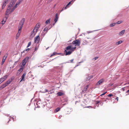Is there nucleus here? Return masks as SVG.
Instances as JSON below:
<instances>
[{
  "label": "nucleus",
  "instance_id": "f257e3e1",
  "mask_svg": "<svg viewBox=\"0 0 129 129\" xmlns=\"http://www.w3.org/2000/svg\"><path fill=\"white\" fill-rule=\"evenodd\" d=\"M25 21V18H23L20 20L19 22L18 27V31L16 34V39H17L20 36L21 32V29L23 26Z\"/></svg>",
  "mask_w": 129,
  "mask_h": 129
},
{
  "label": "nucleus",
  "instance_id": "f03ea898",
  "mask_svg": "<svg viewBox=\"0 0 129 129\" xmlns=\"http://www.w3.org/2000/svg\"><path fill=\"white\" fill-rule=\"evenodd\" d=\"M14 78L11 77L10 79H9L4 84L0 86V90L5 87L6 86L9 84L13 80Z\"/></svg>",
  "mask_w": 129,
  "mask_h": 129
},
{
  "label": "nucleus",
  "instance_id": "7ed1b4c3",
  "mask_svg": "<svg viewBox=\"0 0 129 129\" xmlns=\"http://www.w3.org/2000/svg\"><path fill=\"white\" fill-rule=\"evenodd\" d=\"M29 58V57H27L24 58L22 61V62L20 64H21V65L20 66L24 68L26 62L28 61Z\"/></svg>",
  "mask_w": 129,
  "mask_h": 129
},
{
  "label": "nucleus",
  "instance_id": "20e7f679",
  "mask_svg": "<svg viewBox=\"0 0 129 129\" xmlns=\"http://www.w3.org/2000/svg\"><path fill=\"white\" fill-rule=\"evenodd\" d=\"M72 43L75 46H79L80 45V41L79 39L73 41Z\"/></svg>",
  "mask_w": 129,
  "mask_h": 129
},
{
  "label": "nucleus",
  "instance_id": "39448f33",
  "mask_svg": "<svg viewBox=\"0 0 129 129\" xmlns=\"http://www.w3.org/2000/svg\"><path fill=\"white\" fill-rule=\"evenodd\" d=\"M17 0H12L10 3L9 6L8 7H10L11 9H12L14 7H13L14 6Z\"/></svg>",
  "mask_w": 129,
  "mask_h": 129
},
{
  "label": "nucleus",
  "instance_id": "423d86ee",
  "mask_svg": "<svg viewBox=\"0 0 129 129\" xmlns=\"http://www.w3.org/2000/svg\"><path fill=\"white\" fill-rule=\"evenodd\" d=\"M13 9V8L12 9H11L10 7H8L7 9V10L6 11V15H7L11 13L12 11H12Z\"/></svg>",
  "mask_w": 129,
  "mask_h": 129
},
{
  "label": "nucleus",
  "instance_id": "0eeeda50",
  "mask_svg": "<svg viewBox=\"0 0 129 129\" xmlns=\"http://www.w3.org/2000/svg\"><path fill=\"white\" fill-rule=\"evenodd\" d=\"M35 43H38L40 40V38L39 35H38L34 38Z\"/></svg>",
  "mask_w": 129,
  "mask_h": 129
},
{
  "label": "nucleus",
  "instance_id": "6e6552de",
  "mask_svg": "<svg viewBox=\"0 0 129 129\" xmlns=\"http://www.w3.org/2000/svg\"><path fill=\"white\" fill-rule=\"evenodd\" d=\"M38 30L37 29L34 28L33 31L31 32V36L32 37L34 36L37 33Z\"/></svg>",
  "mask_w": 129,
  "mask_h": 129
},
{
  "label": "nucleus",
  "instance_id": "1a4fd4ad",
  "mask_svg": "<svg viewBox=\"0 0 129 129\" xmlns=\"http://www.w3.org/2000/svg\"><path fill=\"white\" fill-rule=\"evenodd\" d=\"M8 76L5 75L0 79V83H1L4 82L7 78Z\"/></svg>",
  "mask_w": 129,
  "mask_h": 129
},
{
  "label": "nucleus",
  "instance_id": "9d476101",
  "mask_svg": "<svg viewBox=\"0 0 129 129\" xmlns=\"http://www.w3.org/2000/svg\"><path fill=\"white\" fill-rule=\"evenodd\" d=\"M104 79L102 78L98 81L96 84V85H99L104 82Z\"/></svg>",
  "mask_w": 129,
  "mask_h": 129
},
{
  "label": "nucleus",
  "instance_id": "9b49d317",
  "mask_svg": "<svg viewBox=\"0 0 129 129\" xmlns=\"http://www.w3.org/2000/svg\"><path fill=\"white\" fill-rule=\"evenodd\" d=\"M8 55V54H7V55H4L3 57V59H2V61L1 62V65H2L4 63V62L5 61V60L6 59V58H7V56Z\"/></svg>",
  "mask_w": 129,
  "mask_h": 129
},
{
  "label": "nucleus",
  "instance_id": "f8f14e48",
  "mask_svg": "<svg viewBox=\"0 0 129 129\" xmlns=\"http://www.w3.org/2000/svg\"><path fill=\"white\" fill-rule=\"evenodd\" d=\"M72 50L69 51H64V52L65 54V55H70L72 53Z\"/></svg>",
  "mask_w": 129,
  "mask_h": 129
},
{
  "label": "nucleus",
  "instance_id": "ddd939ff",
  "mask_svg": "<svg viewBox=\"0 0 129 129\" xmlns=\"http://www.w3.org/2000/svg\"><path fill=\"white\" fill-rule=\"evenodd\" d=\"M58 14L57 13H56V14L55 17L54 19V21L55 22V23L54 24H53V25H54L55 23L58 20Z\"/></svg>",
  "mask_w": 129,
  "mask_h": 129
},
{
  "label": "nucleus",
  "instance_id": "4468645a",
  "mask_svg": "<svg viewBox=\"0 0 129 129\" xmlns=\"http://www.w3.org/2000/svg\"><path fill=\"white\" fill-rule=\"evenodd\" d=\"M72 46H69L66 48L64 50L65 51H69L70 50L71 51V49Z\"/></svg>",
  "mask_w": 129,
  "mask_h": 129
},
{
  "label": "nucleus",
  "instance_id": "2eb2a0df",
  "mask_svg": "<svg viewBox=\"0 0 129 129\" xmlns=\"http://www.w3.org/2000/svg\"><path fill=\"white\" fill-rule=\"evenodd\" d=\"M26 75V73H23V75L21 76V79L20 81V82H21L22 81H25V79H24V78Z\"/></svg>",
  "mask_w": 129,
  "mask_h": 129
},
{
  "label": "nucleus",
  "instance_id": "dca6fc26",
  "mask_svg": "<svg viewBox=\"0 0 129 129\" xmlns=\"http://www.w3.org/2000/svg\"><path fill=\"white\" fill-rule=\"evenodd\" d=\"M40 23H38L36 24L35 28L36 29H37L38 30L39 28H40Z\"/></svg>",
  "mask_w": 129,
  "mask_h": 129
},
{
  "label": "nucleus",
  "instance_id": "f3484780",
  "mask_svg": "<svg viewBox=\"0 0 129 129\" xmlns=\"http://www.w3.org/2000/svg\"><path fill=\"white\" fill-rule=\"evenodd\" d=\"M125 32V30H122L119 33V35L120 36L124 34Z\"/></svg>",
  "mask_w": 129,
  "mask_h": 129
},
{
  "label": "nucleus",
  "instance_id": "a211bd4d",
  "mask_svg": "<svg viewBox=\"0 0 129 129\" xmlns=\"http://www.w3.org/2000/svg\"><path fill=\"white\" fill-rule=\"evenodd\" d=\"M93 76L91 75L87 77L86 78V81L89 80L93 78Z\"/></svg>",
  "mask_w": 129,
  "mask_h": 129
},
{
  "label": "nucleus",
  "instance_id": "6ab92c4d",
  "mask_svg": "<svg viewBox=\"0 0 129 129\" xmlns=\"http://www.w3.org/2000/svg\"><path fill=\"white\" fill-rule=\"evenodd\" d=\"M7 3L6 2H4L3 3L2 6V9H3L5 8V6H6V4H7Z\"/></svg>",
  "mask_w": 129,
  "mask_h": 129
},
{
  "label": "nucleus",
  "instance_id": "aec40b11",
  "mask_svg": "<svg viewBox=\"0 0 129 129\" xmlns=\"http://www.w3.org/2000/svg\"><path fill=\"white\" fill-rule=\"evenodd\" d=\"M57 95L58 96H61L64 94V93L61 92H58L57 93Z\"/></svg>",
  "mask_w": 129,
  "mask_h": 129
},
{
  "label": "nucleus",
  "instance_id": "412c9836",
  "mask_svg": "<svg viewBox=\"0 0 129 129\" xmlns=\"http://www.w3.org/2000/svg\"><path fill=\"white\" fill-rule=\"evenodd\" d=\"M24 68L20 66V69L18 70V71L20 73H21L22 71L24 69Z\"/></svg>",
  "mask_w": 129,
  "mask_h": 129
},
{
  "label": "nucleus",
  "instance_id": "4be33fe9",
  "mask_svg": "<svg viewBox=\"0 0 129 129\" xmlns=\"http://www.w3.org/2000/svg\"><path fill=\"white\" fill-rule=\"evenodd\" d=\"M60 108L58 107L55 109L54 111L55 113H56L59 111L60 110Z\"/></svg>",
  "mask_w": 129,
  "mask_h": 129
},
{
  "label": "nucleus",
  "instance_id": "5701e85b",
  "mask_svg": "<svg viewBox=\"0 0 129 129\" xmlns=\"http://www.w3.org/2000/svg\"><path fill=\"white\" fill-rule=\"evenodd\" d=\"M122 42V41H120L116 42V45H118L120 44Z\"/></svg>",
  "mask_w": 129,
  "mask_h": 129
},
{
  "label": "nucleus",
  "instance_id": "b1692460",
  "mask_svg": "<svg viewBox=\"0 0 129 129\" xmlns=\"http://www.w3.org/2000/svg\"><path fill=\"white\" fill-rule=\"evenodd\" d=\"M89 87V85H87L86 87H85L84 88L83 90V91H86L88 88Z\"/></svg>",
  "mask_w": 129,
  "mask_h": 129
},
{
  "label": "nucleus",
  "instance_id": "393cba45",
  "mask_svg": "<svg viewBox=\"0 0 129 129\" xmlns=\"http://www.w3.org/2000/svg\"><path fill=\"white\" fill-rule=\"evenodd\" d=\"M60 54L59 53H57L56 52H54V53H53L50 56V57H51L53 55H54L56 54Z\"/></svg>",
  "mask_w": 129,
  "mask_h": 129
},
{
  "label": "nucleus",
  "instance_id": "a878e982",
  "mask_svg": "<svg viewBox=\"0 0 129 129\" xmlns=\"http://www.w3.org/2000/svg\"><path fill=\"white\" fill-rule=\"evenodd\" d=\"M50 19H49L47 20L45 22V23L47 24H49L50 23Z\"/></svg>",
  "mask_w": 129,
  "mask_h": 129
},
{
  "label": "nucleus",
  "instance_id": "bb28decb",
  "mask_svg": "<svg viewBox=\"0 0 129 129\" xmlns=\"http://www.w3.org/2000/svg\"><path fill=\"white\" fill-rule=\"evenodd\" d=\"M115 24L116 23H113L111 24H110V26L111 27H113L115 25Z\"/></svg>",
  "mask_w": 129,
  "mask_h": 129
},
{
  "label": "nucleus",
  "instance_id": "cd10ccee",
  "mask_svg": "<svg viewBox=\"0 0 129 129\" xmlns=\"http://www.w3.org/2000/svg\"><path fill=\"white\" fill-rule=\"evenodd\" d=\"M76 46H74V47L73 48L71 47V50H72L73 52L74 51V50L76 49Z\"/></svg>",
  "mask_w": 129,
  "mask_h": 129
},
{
  "label": "nucleus",
  "instance_id": "c85d7f7f",
  "mask_svg": "<svg viewBox=\"0 0 129 129\" xmlns=\"http://www.w3.org/2000/svg\"><path fill=\"white\" fill-rule=\"evenodd\" d=\"M31 42H28V45L27 47V48L29 47L30 45H31Z\"/></svg>",
  "mask_w": 129,
  "mask_h": 129
},
{
  "label": "nucleus",
  "instance_id": "c756f323",
  "mask_svg": "<svg viewBox=\"0 0 129 129\" xmlns=\"http://www.w3.org/2000/svg\"><path fill=\"white\" fill-rule=\"evenodd\" d=\"M48 30V28L47 27H46L44 29V31H46V32H47Z\"/></svg>",
  "mask_w": 129,
  "mask_h": 129
},
{
  "label": "nucleus",
  "instance_id": "7c9ffc66",
  "mask_svg": "<svg viewBox=\"0 0 129 129\" xmlns=\"http://www.w3.org/2000/svg\"><path fill=\"white\" fill-rule=\"evenodd\" d=\"M4 19L3 20L1 21V23L3 24H4L6 20H5L4 21Z\"/></svg>",
  "mask_w": 129,
  "mask_h": 129
},
{
  "label": "nucleus",
  "instance_id": "2f4dec72",
  "mask_svg": "<svg viewBox=\"0 0 129 129\" xmlns=\"http://www.w3.org/2000/svg\"><path fill=\"white\" fill-rule=\"evenodd\" d=\"M122 22V21H118L117 22L116 24H120V23H121Z\"/></svg>",
  "mask_w": 129,
  "mask_h": 129
},
{
  "label": "nucleus",
  "instance_id": "473e14b6",
  "mask_svg": "<svg viewBox=\"0 0 129 129\" xmlns=\"http://www.w3.org/2000/svg\"><path fill=\"white\" fill-rule=\"evenodd\" d=\"M29 50H30V49L29 48H28L26 49L25 50H24L23 51V53L24 52H25V51H29Z\"/></svg>",
  "mask_w": 129,
  "mask_h": 129
},
{
  "label": "nucleus",
  "instance_id": "72a5a7b5",
  "mask_svg": "<svg viewBox=\"0 0 129 129\" xmlns=\"http://www.w3.org/2000/svg\"><path fill=\"white\" fill-rule=\"evenodd\" d=\"M107 92H106L103 94H101L100 96H102V95H104Z\"/></svg>",
  "mask_w": 129,
  "mask_h": 129
},
{
  "label": "nucleus",
  "instance_id": "f704fd0d",
  "mask_svg": "<svg viewBox=\"0 0 129 129\" xmlns=\"http://www.w3.org/2000/svg\"><path fill=\"white\" fill-rule=\"evenodd\" d=\"M113 96V95L112 94H108V96L109 97H111Z\"/></svg>",
  "mask_w": 129,
  "mask_h": 129
},
{
  "label": "nucleus",
  "instance_id": "c9c22d12",
  "mask_svg": "<svg viewBox=\"0 0 129 129\" xmlns=\"http://www.w3.org/2000/svg\"><path fill=\"white\" fill-rule=\"evenodd\" d=\"M18 62V61H17L15 62V63H14V65H16Z\"/></svg>",
  "mask_w": 129,
  "mask_h": 129
},
{
  "label": "nucleus",
  "instance_id": "e433bc0d",
  "mask_svg": "<svg viewBox=\"0 0 129 129\" xmlns=\"http://www.w3.org/2000/svg\"><path fill=\"white\" fill-rule=\"evenodd\" d=\"M71 2H69L68 4L67 5V6H68L69 5H70L71 3Z\"/></svg>",
  "mask_w": 129,
  "mask_h": 129
},
{
  "label": "nucleus",
  "instance_id": "4c0bfd02",
  "mask_svg": "<svg viewBox=\"0 0 129 129\" xmlns=\"http://www.w3.org/2000/svg\"><path fill=\"white\" fill-rule=\"evenodd\" d=\"M98 58V57H95L94 58V60H95L96 59H97Z\"/></svg>",
  "mask_w": 129,
  "mask_h": 129
},
{
  "label": "nucleus",
  "instance_id": "58836bf2",
  "mask_svg": "<svg viewBox=\"0 0 129 129\" xmlns=\"http://www.w3.org/2000/svg\"><path fill=\"white\" fill-rule=\"evenodd\" d=\"M48 91V90L46 89H45V91L44 92H43L44 93L46 92H47Z\"/></svg>",
  "mask_w": 129,
  "mask_h": 129
},
{
  "label": "nucleus",
  "instance_id": "ea45409f",
  "mask_svg": "<svg viewBox=\"0 0 129 129\" xmlns=\"http://www.w3.org/2000/svg\"><path fill=\"white\" fill-rule=\"evenodd\" d=\"M73 59H72L70 60L71 62L73 63Z\"/></svg>",
  "mask_w": 129,
  "mask_h": 129
},
{
  "label": "nucleus",
  "instance_id": "a19ab883",
  "mask_svg": "<svg viewBox=\"0 0 129 129\" xmlns=\"http://www.w3.org/2000/svg\"><path fill=\"white\" fill-rule=\"evenodd\" d=\"M100 102L99 101H96V104H98V103H99Z\"/></svg>",
  "mask_w": 129,
  "mask_h": 129
},
{
  "label": "nucleus",
  "instance_id": "79ce46f5",
  "mask_svg": "<svg viewBox=\"0 0 129 129\" xmlns=\"http://www.w3.org/2000/svg\"><path fill=\"white\" fill-rule=\"evenodd\" d=\"M8 1V0H4V1L5 2L7 3Z\"/></svg>",
  "mask_w": 129,
  "mask_h": 129
},
{
  "label": "nucleus",
  "instance_id": "37998d69",
  "mask_svg": "<svg viewBox=\"0 0 129 129\" xmlns=\"http://www.w3.org/2000/svg\"><path fill=\"white\" fill-rule=\"evenodd\" d=\"M38 48H37V47H36L35 48V51H36L37 50Z\"/></svg>",
  "mask_w": 129,
  "mask_h": 129
},
{
  "label": "nucleus",
  "instance_id": "c03bdc74",
  "mask_svg": "<svg viewBox=\"0 0 129 129\" xmlns=\"http://www.w3.org/2000/svg\"><path fill=\"white\" fill-rule=\"evenodd\" d=\"M85 107V108H92V107H91V106H88V107Z\"/></svg>",
  "mask_w": 129,
  "mask_h": 129
},
{
  "label": "nucleus",
  "instance_id": "a18cd8bd",
  "mask_svg": "<svg viewBox=\"0 0 129 129\" xmlns=\"http://www.w3.org/2000/svg\"><path fill=\"white\" fill-rule=\"evenodd\" d=\"M68 6H67V5H66V6L64 8V9H66L67 8V7H68Z\"/></svg>",
  "mask_w": 129,
  "mask_h": 129
},
{
  "label": "nucleus",
  "instance_id": "49530a36",
  "mask_svg": "<svg viewBox=\"0 0 129 129\" xmlns=\"http://www.w3.org/2000/svg\"><path fill=\"white\" fill-rule=\"evenodd\" d=\"M116 99L117 100V101H118V97H117Z\"/></svg>",
  "mask_w": 129,
  "mask_h": 129
},
{
  "label": "nucleus",
  "instance_id": "de8ad7c7",
  "mask_svg": "<svg viewBox=\"0 0 129 129\" xmlns=\"http://www.w3.org/2000/svg\"><path fill=\"white\" fill-rule=\"evenodd\" d=\"M64 8H62V10L60 11V12H61V11H63V10L64 9Z\"/></svg>",
  "mask_w": 129,
  "mask_h": 129
},
{
  "label": "nucleus",
  "instance_id": "09e8293b",
  "mask_svg": "<svg viewBox=\"0 0 129 129\" xmlns=\"http://www.w3.org/2000/svg\"><path fill=\"white\" fill-rule=\"evenodd\" d=\"M127 93L129 92V90H128L126 92Z\"/></svg>",
  "mask_w": 129,
  "mask_h": 129
},
{
  "label": "nucleus",
  "instance_id": "8fccbe9b",
  "mask_svg": "<svg viewBox=\"0 0 129 129\" xmlns=\"http://www.w3.org/2000/svg\"><path fill=\"white\" fill-rule=\"evenodd\" d=\"M122 89H123V91L124 90V89H123V88H122Z\"/></svg>",
  "mask_w": 129,
  "mask_h": 129
},
{
  "label": "nucleus",
  "instance_id": "3c124183",
  "mask_svg": "<svg viewBox=\"0 0 129 129\" xmlns=\"http://www.w3.org/2000/svg\"><path fill=\"white\" fill-rule=\"evenodd\" d=\"M1 51H0V55H1Z\"/></svg>",
  "mask_w": 129,
  "mask_h": 129
},
{
  "label": "nucleus",
  "instance_id": "603ef678",
  "mask_svg": "<svg viewBox=\"0 0 129 129\" xmlns=\"http://www.w3.org/2000/svg\"><path fill=\"white\" fill-rule=\"evenodd\" d=\"M128 84H129V82H128Z\"/></svg>",
  "mask_w": 129,
  "mask_h": 129
},
{
  "label": "nucleus",
  "instance_id": "864d4df0",
  "mask_svg": "<svg viewBox=\"0 0 129 129\" xmlns=\"http://www.w3.org/2000/svg\"><path fill=\"white\" fill-rule=\"evenodd\" d=\"M1 83H0V84H1Z\"/></svg>",
  "mask_w": 129,
  "mask_h": 129
}]
</instances>
